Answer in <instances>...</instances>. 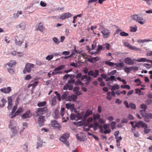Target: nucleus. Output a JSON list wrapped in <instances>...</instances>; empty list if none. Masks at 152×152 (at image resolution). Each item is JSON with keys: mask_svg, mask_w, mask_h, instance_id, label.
I'll list each match as a JSON object with an SVG mask.
<instances>
[{"mask_svg": "<svg viewBox=\"0 0 152 152\" xmlns=\"http://www.w3.org/2000/svg\"><path fill=\"white\" fill-rule=\"evenodd\" d=\"M88 69L87 68H85L83 69V72L86 74L88 73V75L89 76L93 77L94 78L97 77V76L99 75V71L97 70H95L94 72L93 70H90L88 72Z\"/></svg>", "mask_w": 152, "mask_h": 152, "instance_id": "1", "label": "nucleus"}, {"mask_svg": "<svg viewBox=\"0 0 152 152\" xmlns=\"http://www.w3.org/2000/svg\"><path fill=\"white\" fill-rule=\"evenodd\" d=\"M130 17L132 20H135L140 24H143L145 22V21H142L143 20V18L141 17H139L137 14L131 15Z\"/></svg>", "mask_w": 152, "mask_h": 152, "instance_id": "2", "label": "nucleus"}, {"mask_svg": "<svg viewBox=\"0 0 152 152\" xmlns=\"http://www.w3.org/2000/svg\"><path fill=\"white\" fill-rule=\"evenodd\" d=\"M48 109L47 107L39 108L37 109L35 113L37 114L36 116H39L47 112Z\"/></svg>", "mask_w": 152, "mask_h": 152, "instance_id": "3", "label": "nucleus"}, {"mask_svg": "<svg viewBox=\"0 0 152 152\" xmlns=\"http://www.w3.org/2000/svg\"><path fill=\"white\" fill-rule=\"evenodd\" d=\"M34 67V64L27 63L26 64L25 67L24 68L23 72L24 74H26L27 72L30 73L31 70V68Z\"/></svg>", "mask_w": 152, "mask_h": 152, "instance_id": "4", "label": "nucleus"}, {"mask_svg": "<svg viewBox=\"0 0 152 152\" xmlns=\"http://www.w3.org/2000/svg\"><path fill=\"white\" fill-rule=\"evenodd\" d=\"M69 136V134L66 133L64 134L60 138V140L63 142L67 146H69V144L68 141L66 140V139L68 138Z\"/></svg>", "mask_w": 152, "mask_h": 152, "instance_id": "5", "label": "nucleus"}, {"mask_svg": "<svg viewBox=\"0 0 152 152\" xmlns=\"http://www.w3.org/2000/svg\"><path fill=\"white\" fill-rule=\"evenodd\" d=\"M16 63L15 61H12L7 64V65L9 67V68L7 67V69L8 72L10 73H11L13 72V69H11V68L12 67L13 65H15Z\"/></svg>", "mask_w": 152, "mask_h": 152, "instance_id": "6", "label": "nucleus"}, {"mask_svg": "<svg viewBox=\"0 0 152 152\" xmlns=\"http://www.w3.org/2000/svg\"><path fill=\"white\" fill-rule=\"evenodd\" d=\"M15 98L14 95H12L8 97V106H7V108L8 110L11 109L12 105V99H14Z\"/></svg>", "mask_w": 152, "mask_h": 152, "instance_id": "7", "label": "nucleus"}, {"mask_svg": "<svg viewBox=\"0 0 152 152\" xmlns=\"http://www.w3.org/2000/svg\"><path fill=\"white\" fill-rule=\"evenodd\" d=\"M72 15L69 12L64 13L61 14L59 17V18L62 20H64L66 18H68L71 17Z\"/></svg>", "mask_w": 152, "mask_h": 152, "instance_id": "8", "label": "nucleus"}, {"mask_svg": "<svg viewBox=\"0 0 152 152\" xmlns=\"http://www.w3.org/2000/svg\"><path fill=\"white\" fill-rule=\"evenodd\" d=\"M101 33L103 34V37L104 38H107L110 36V32L106 28L102 30Z\"/></svg>", "mask_w": 152, "mask_h": 152, "instance_id": "9", "label": "nucleus"}, {"mask_svg": "<svg viewBox=\"0 0 152 152\" xmlns=\"http://www.w3.org/2000/svg\"><path fill=\"white\" fill-rule=\"evenodd\" d=\"M32 116L31 111L30 110H28L25 113L22 115L21 117L23 119H26L31 117Z\"/></svg>", "mask_w": 152, "mask_h": 152, "instance_id": "10", "label": "nucleus"}, {"mask_svg": "<svg viewBox=\"0 0 152 152\" xmlns=\"http://www.w3.org/2000/svg\"><path fill=\"white\" fill-rule=\"evenodd\" d=\"M45 121V117L43 116H40L38 118V122L40 126L43 125V123Z\"/></svg>", "mask_w": 152, "mask_h": 152, "instance_id": "11", "label": "nucleus"}, {"mask_svg": "<svg viewBox=\"0 0 152 152\" xmlns=\"http://www.w3.org/2000/svg\"><path fill=\"white\" fill-rule=\"evenodd\" d=\"M73 78L71 77V79L68 81V83H67L69 87V90H71L73 88V85L75 83V80L73 79Z\"/></svg>", "mask_w": 152, "mask_h": 152, "instance_id": "12", "label": "nucleus"}, {"mask_svg": "<svg viewBox=\"0 0 152 152\" xmlns=\"http://www.w3.org/2000/svg\"><path fill=\"white\" fill-rule=\"evenodd\" d=\"M133 60L130 57H127L124 59V62L126 64L129 65H133L134 63Z\"/></svg>", "mask_w": 152, "mask_h": 152, "instance_id": "13", "label": "nucleus"}, {"mask_svg": "<svg viewBox=\"0 0 152 152\" xmlns=\"http://www.w3.org/2000/svg\"><path fill=\"white\" fill-rule=\"evenodd\" d=\"M144 118L145 121L148 122L150 119H152V113H150L145 114Z\"/></svg>", "mask_w": 152, "mask_h": 152, "instance_id": "14", "label": "nucleus"}, {"mask_svg": "<svg viewBox=\"0 0 152 152\" xmlns=\"http://www.w3.org/2000/svg\"><path fill=\"white\" fill-rule=\"evenodd\" d=\"M50 124L53 127H54L58 129H59L61 127L58 122L56 120L51 121Z\"/></svg>", "mask_w": 152, "mask_h": 152, "instance_id": "15", "label": "nucleus"}, {"mask_svg": "<svg viewBox=\"0 0 152 152\" xmlns=\"http://www.w3.org/2000/svg\"><path fill=\"white\" fill-rule=\"evenodd\" d=\"M23 111V109L22 107H21L19 108L14 114L11 116V118H13L16 116L18 115L19 114L22 113Z\"/></svg>", "mask_w": 152, "mask_h": 152, "instance_id": "16", "label": "nucleus"}, {"mask_svg": "<svg viewBox=\"0 0 152 152\" xmlns=\"http://www.w3.org/2000/svg\"><path fill=\"white\" fill-rule=\"evenodd\" d=\"M0 91L1 92L4 93H8L11 92V89L10 87H9L7 88H1Z\"/></svg>", "mask_w": 152, "mask_h": 152, "instance_id": "17", "label": "nucleus"}, {"mask_svg": "<svg viewBox=\"0 0 152 152\" xmlns=\"http://www.w3.org/2000/svg\"><path fill=\"white\" fill-rule=\"evenodd\" d=\"M92 113L93 112L91 110H87L84 115V119H86L88 116L92 115Z\"/></svg>", "mask_w": 152, "mask_h": 152, "instance_id": "18", "label": "nucleus"}, {"mask_svg": "<svg viewBox=\"0 0 152 152\" xmlns=\"http://www.w3.org/2000/svg\"><path fill=\"white\" fill-rule=\"evenodd\" d=\"M99 59V58L98 57H92L91 59L88 58V60L90 61L91 63H95Z\"/></svg>", "mask_w": 152, "mask_h": 152, "instance_id": "19", "label": "nucleus"}, {"mask_svg": "<svg viewBox=\"0 0 152 152\" xmlns=\"http://www.w3.org/2000/svg\"><path fill=\"white\" fill-rule=\"evenodd\" d=\"M115 65L116 67L118 68V70L121 69V68H122L124 66V64L123 62L120 63H116L115 64Z\"/></svg>", "mask_w": 152, "mask_h": 152, "instance_id": "20", "label": "nucleus"}, {"mask_svg": "<svg viewBox=\"0 0 152 152\" xmlns=\"http://www.w3.org/2000/svg\"><path fill=\"white\" fill-rule=\"evenodd\" d=\"M38 27V30H39L42 32H43L45 30V28L43 26V24L42 23H40Z\"/></svg>", "mask_w": 152, "mask_h": 152, "instance_id": "21", "label": "nucleus"}, {"mask_svg": "<svg viewBox=\"0 0 152 152\" xmlns=\"http://www.w3.org/2000/svg\"><path fill=\"white\" fill-rule=\"evenodd\" d=\"M66 108L67 109H73L75 107V105L73 104H71L70 103L66 104L65 105Z\"/></svg>", "mask_w": 152, "mask_h": 152, "instance_id": "22", "label": "nucleus"}, {"mask_svg": "<svg viewBox=\"0 0 152 152\" xmlns=\"http://www.w3.org/2000/svg\"><path fill=\"white\" fill-rule=\"evenodd\" d=\"M65 68V66L64 65H61L55 68L54 70L53 71L55 72L62 70Z\"/></svg>", "mask_w": 152, "mask_h": 152, "instance_id": "23", "label": "nucleus"}, {"mask_svg": "<svg viewBox=\"0 0 152 152\" xmlns=\"http://www.w3.org/2000/svg\"><path fill=\"white\" fill-rule=\"evenodd\" d=\"M84 112H82L80 113L77 114L76 115V117L77 118L78 120L84 119Z\"/></svg>", "mask_w": 152, "mask_h": 152, "instance_id": "24", "label": "nucleus"}, {"mask_svg": "<svg viewBox=\"0 0 152 152\" xmlns=\"http://www.w3.org/2000/svg\"><path fill=\"white\" fill-rule=\"evenodd\" d=\"M133 60H134L135 61L138 62H151V61L149 60H148L146 59L145 58H141L140 59H134Z\"/></svg>", "mask_w": 152, "mask_h": 152, "instance_id": "25", "label": "nucleus"}, {"mask_svg": "<svg viewBox=\"0 0 152 152\" xmlns=\"http://www.w3.org/2000/svg\"><path fill=\"white\" fill-rule=\"evenodd\" d=\"M139 124L140 125V127L142 128H144L145 127H148L147 124L144 123L142 121H139Z\"/></svg>", "mask_w": 152, "mask_h": 152, "instance_id": "26", "label": "nucleus"}, {"mask_svg": "<svg viewBox=\"0 0 152 152\" xmlns=\"http://www.w3.org/2000/svg\"><path fill=\"white\" fill-rule=\"evenodd\" d=\"M91 77L90 76H88L86 79L84 80L85 83L87 85H88L89 83L91 82Z\"/></svg>", "mask_w": 152, "mask_h": 152, "instance_id": "27", "label": "nucleus"}, {"mask_svg": "<svg viewBox=\"0 0 152 152\" xmlns=\"http://www.w3.org/2000/svg\"><path fill=\"white\" fill-rule=\"evenodd\" d=\"M69 77H70V79H71V77H72V78H74L75 77L72 75L67 74L65 75L63 77V79L64 80H66Z\"/></svg>", "mask_w": 152, "mask_h": 152, "instance_id": "28", "label": "nucleus"}, {"mask_svg": "<svg viewBox=\"0 0 152 152\" xmlns=\"http://www.w3.org/2000/svg\"><path fill=\"white\" fill-rule=\"evenodd\" d=\"M15 41L16 45L19 46H21L23 42V41L18 40L17 39H15Z\"/></svg>", "mask_w": 152, "mask_h": 152, "instance_id": "29", "label": "nucleus"}, {"mask_svg": "<svg viewBox=\"0 0 152 152\" xmlns=\"http://www.w3.org/2000/svg\"><path fill=\"white\" fill-rule=\"evenodd\" d=\"M81 57H82L83 59H85V60L86 61L87 58V54L85 53H83V54H82L80 55V56H78V59L79 60H80Z\"/></svg>", "mask_w": 152, "mask_h": 152, "instance_id": "30", "label": "nucleus"}, {"mask_svg": "<svg viewBox=\"0 0 152 152\" xmlns=\"http://www.w3.org/2000/svg\"><path fill=\"white\" fill-rule=\"evenodd\" d=\"M104 50V48L103 47L102 45H98V48L97 49V51L95 52V53H99L98 52L100 51H101L102 50Z\"/></svg>", "mask_w": 152, "mask_h": 152, "instance_id": "31", "label": "nucleus"}, {"mask_svg": "<svg viewBox=\"0 0 152 152\" xmlns=\"http://www.w3.org/2000/svg\"><path fill=\"white\" fill-rule=\"evenodd\" d=\"M151 41V40L148 39H144L143 40L142 39H139L137 40V42L139 43H143L145 42H148Z\"/></svg>", "mask_w": 152, "mask_h": 152, "instance_id": "32", "label": "nucleus"}, {"mask_svg": "<svg viewBox=\"0 0 152 152\" xmlns=\"http://www.w3.org/2000/svg\"><path fill=\"white\" fill-rule=\"evenodd\" d=\"M46 101H43L39 102L37 104V106L39 107H41L45 106L46 104Z\"/></svg>", "mask_w": 152, "mask_h": 152, "instance_id": "33", "label": "nucleus"}, {"mask_svg": "<svg viewBox=\"0 0 152 152\" xmlns=\"http://www.w3.org/2000/svg\"><path fill=\"white\" fill-rule=\"evenodd\" d=\"M43 142L40 140H39L37 143V148L39 149V147H41L42 146Z\"/></svg>", "mask_w": 152, "mask_h": 152, "instance_id": "34", "label": "nucleus"}, {"mask_svg": "<svg viewBox=\"0 0 152 152\" xmlns=\"http://www.w3.org/2000/svg\"><path fill=\"white\" fill-rule=\"evenodd\" d=\"M77 98V96L75 95H72L71 96H69V100L71 101L72 100L74 101Z\"/></svg>", "mask_w": 152, "mask_h": 152, "instance_id": "35", "label": "nucleus"}, {"mask_svg": "<svg viewBox=\"0 0 152 152\" xmlns=\"http://www.w3.org/2000/svg\"><path fill=\"white\" fill-rule=\"evenodd\" d=\"M119 88V86L118 85H116L112 86L111 87V90L112 91H115L116 89H118Z\"/></svg>", "mask_w": 152, "mask_h": 152, "instance_id": "36", "label": "nucleus"}, {"mask_svg": "<svg viewBox=\"0 0 152 152\" xmlns=\"http://www.w3.org/2000/svg\"><path fill=\"white\" fill-rule=\"evenodd\" d=\"M22 13V11H18L17 13H14L13 14V17L15 18H18L19 16V15H21Z\"/></svg>", "mask_w": 152, "mask_h": 152, "instance_id": "37", "label": "nucleus"}, {"mask_svg": "<svg viewBox=\"0 0 152 152\" xmlns=\"http://www.w3.org/2000/svg\"><path fill=\"white\" fill-rule=\"evenodd\" d=\"M119 34L122 37H127L129 35L128 33L122 31L120 32Z\"/></svg>", "mask_w": 152, "mask_h": 152, "instance_id": "38", "label": "nucleus"}, {"mask_svg": "<svg viewBox=\"0 0 152 152\" xmlns=\"http://www.w3.org/2000/svg\"><path fill=\"white\" fill-rule=\"evenodd\" d=\"M130 49L133 50L134 51H140L141 49L139 48H138L134 46L131 45L130 48Z\"/></svg>", "mask_w": 152, "mask_h": 152, "instance_id": "39", "label": "nucleus"}, {"mask_svg": "<svg viewBox=\"0 0 152 152\" xmlns=\"http://www.w3.org/2000/svg\"><path fill=\"white\" fill-rule=\"evenodd\" d=\"M124 69L125 72L127 73H129L132 70L131 67H125Z\"/></svg>", "mask_w": 152, "mask_h": 152, "instance_id": "40", "label": "nucleus"}, {"mask_svg": "<svg viewBox=\"0 0 152 152\" xmlns=\"http://www.w3.org/2000/svg\"><path fill=\"white\" fill-rule=\"evenodd\" d=\"M68 94V93L67 92H64L63 94L61 96V99L63 100L65 99Z\"/></svg>", "mask_w": 152, "mask_h": 152, "instance_id": "41", "label": "nucleus"}, {"mask_svg": "<svg viewBox=\"0 0 152 152\" xmlns=\"http://www.w3.org/2000/svg\"><path fill=\"white\" fill-rule=\"evenodd\" d=\"M117 30L116 31L115 33H114L113 34L114 35H115L116 34H119L120 32H121L122 31V30L118 26H117L116 27Z\"/></svg>", "mask_w": 152, "mask_h": 152, "instance_id": "42", "label": "nucleus"}, {"mask_svg": "<svg viewBox=\"0 0 152 152\" xmlns=\"http://www.w3.org/2000/svg\"><path fill=\"white\" fill-rule=\"evenodd\" d=\"M130 31L132 32H135L136 31L137 29V26H135L134 27L131 26L130 27Z\"/></svg>", "mask_w": 152, "mask_h": 152, "instance_id": "43", "label": "nucleus"}, {"mask_svg": "<svg viewBox=\"0 0 152 152\" xmlns=\"http://www.w3.org/2000/svg\"><path fill=\"white\" fill-rule=\"evenodd\" d=\"M38 83V82L37 81L34 82L33 83L29 84L28 86V88H29L31 86H33L35 87L37 86Z\"/></svg>", "mask_w": 152, "mask_h": 152, "instance_id": "44", "label": "nucleus"}, {"mask_svg": "<svg viewBox=\"0 0 152 152\" xmlns=\"http://www.w3.org/2000/svg\"><path fill=\"white\" fill-rule=\"evenodd\" d=\"M105 62L106 64L110 66H113V65H115V64L112 62H109L108 61H106Z\"/></svg>", "mask_w": 152, "mask_h": 152, "instance_id": "45", "label": "nucleus"}, {"mask_svg": "<svg viewBox=\"0 0 152 152\" xmlns=\"http://www.w3.org/2000/svg\"><path fill=\"white\" fill-rule=\"evenodd\" d=\"M74 50L73 51L72 53L69 55V56H70L71 57L75 55L77 53V51L76 49V47H74Z\"/></svg>", "mask_w": 152, "mask_h": 152, "instance_id": "46", "label": "nucleus"}, {"mask_svg": "<svg viewBox=\"0 0 152 152\" xmlns=\"http://www.w3.org/2000/svg\"><path fill=\"white\" fill-rule=\"evenodd\" d=\"M100 118V115L99 114L97 113L96 115H94V120L99 119Z\"/></svg>", "mask_w": 152, "mask_h": 152, "instance_id": "47", "label": "nucleus"}, {"mask_svg": "<svg viewBox=\"0 0 152 152\" xmlns=\"http://www.w3.org/2000/svg\"><path fill=\"white\" fill-rule=\"evenodd\" d=\"M121 87L122 88H126L129 90L130 89V86L129 85H121Z\"/></svg>", "mask_w": 152, "mask_h": 152, "instance_id": "48", "label": "nucleus"}, {"mask_svg": "<svg viewBox=\"0 0 152 152\" xmlns=\"http://www.w3.org/2000/svg\"><path fill=\"white\" fill-rule=\"evenodd\" d=\"M140 107L141 109H142L144 110H145L147 108V107L145 104L143 103L140 105Z\"/></svg>", "mask_w": 152, "mask_h": 152, "instance_id": "49", "label": "nucleus"}, {"mask_svg": "<svg viewBox=\"0 0 152 152\" xmlns=\"http://www.w3.org/2000/svg\"><path fill=\"white\" fill-rule=\"evenodd\" d=\"M56 103V97H53L52 99V105H55Z\"/></svg>", "mask_w": 152, "mask_h": 152, "instance_id": "50", "label": "nucleus"}, {"mask_svg": "<svg viewBox=\"0 0 152 152\" xmlns=\"http://www.w3.org/2000/svg\"><path fill=\"white\" fill-rule=\"evenodd\" d=\"M15 127H14L13 128H11L13 130H12L13 134H12V136H15V134L17 132V129H15Z\"/></svg>", "mask_w": 152, "mask_h": 152, "instance_id": "51", "label": "nucleus"}, {"mask_svg": "<svg viewBox=\"0 0 152 152\" xmlns=\"http://www.w3.org/2000/svg\"><path fill=\"white\" fill-rule=\"evenodd\" d=\"M129 107H130L131 109H135L136 108L135 104L132 103H130L129 104Z\"/></svg>", "mask_w": 152, "mask_h": 152, "instance_id": "52", "label": "nucleus"}, {"mask_svg": "<svg viewBox=\"0 0 152 152\" xmlns=\"http://www.w3.org/2000/svg\"><path fill=\"white\" fill-rule=\"evenodd\" d=\"M115 124H116V122L115 121H113L111 123L110 126L111 127V128L112 129H113L115 128Z\"/></svg>", "mask_w": 152, "mask_h": 152, "instance_id": "53", "label": "nucleus"}, {"mask_svg": "<svg viewBox=\"0 0 152 152\" xmlns=\"http://www.w3.org/2000/svg\"><path fill=\"white\" fill-rule=\"evenodd\" d=\"M107 96L106 97V98L107 99L109 100H110L112 97L111 96V92H109L107 93Z\"/></svg>", "mask_w": 152, "mask_h": 152, "instance_id": "54", "label": "nucleus"}, {"mask_svg": "<svg viewBox=\"0 0 152 152\" xmlns=\"http://www.w3.org/2000/svg\"><path fill=\"white\" fill-rule=\"evenodd\" d=\"M62 73V71H56L55 72H53L52 73V75H55L58 74H61Z\"/></svg>", "mask_w": 152, "mask_h": 152, "instance_id": "55", "label": "nucleus"}, {"mask_svg": "<svg viewBox=\"0 0 152 152\" xmlns=\"http://www.w3.org/2000/svg\"><path fill=\"white\" fill-rule=\"evenodd\" d=\"M53 57L52 55H48L46 57V59L48 61L51 60Z\"/></svg>", "mask_w": 152, "mask_h": 152, "instance_id": "56", "label": "nucleus"}, {"mask_svg": "<svg viewBox=\"0 0 152 152\" xmlns=\"http://www.w3.org/2000/svg\"><path fill=\"white\" fill-rule=\"evenodd\" d=\"M99 124L97 122H95L94 124V131H96L97 128L99 126Z\"/></svg>", "mask_w": 152, "mask_h": 152, "instance_id": "57", "label": "nucleus"}, {"mask_svg": "<svg viewBox=\"0 0 152 152\" xmlns=\"http://www.w3.org/2000/svg\"><path fill=\"white\" fill-rule=\"evenodd\" d=\"M53 40L57 44H58L60 42L58 39L56 37H54L53 38Z\"/></svg>", "mask_w": 152, "mask_h": 152, "instance_id": "58", "label": "nucleus"}, {"mask_svg": "<svg viewBox=\"0 0 152 152\" xmlns=\"http://www.w3.org/2000/svg\"><path fill=\"white\" fill-rule=\"evenodd\" d=\"M31 78V77L30 75H28L26 76L25 78V80H29Z\"/></svg>", "mask_w": 152, "mask_h": 152, "instance_id": "59", "label": "nucleus"}, {"mask_svg": "<svg viewBox=\"0 0 152 152\" xmlns=\"http://www.w3.org/2000/svg\"><path fill=\"white\" fill-rule=\"evenodd\" d=\"M76 115L74 114H72L70 115V119L71 120H73L75 119Z\"/></svg>", "mask_w": 152, "mask_h": 152, "instance_id": "60", "label": "nucleus"}, {"mask_svg": "<svg viewBox=\"0 0 152 152\" xmlns=\"http://www.w3.org/2000/svg\"><path fill=\"white\" fill-rule=\"evenodd\" d=\"M75 84L76 85H82L81 81L80 79H78Z\"/></svg>", "mask_w": 152, "mask_h": 152, "instance_id": "61", "label": "nucleus"}, {"mask_svg": "<svg viewBox=\"0 0 152 152\" xmlns=\"http://www.w3.org/2000/svg\"><path fill=\"white\" fill-rule=\"evenodd\" d=\"M147 127H145L144 128V132L145 134H147L151 130L149 129H147Z\"/></svg>", "mask_w": 152, "mask_h": 152, "instance_id": "62", "label": "nucleus"}, {"mask_svg": "<svg viewBox=\"0 0 152 152\" xmlns=\"http://www.w3.org/2000/svg\"><path fill=\"white\" fill-rule=\"evenodd\" d=\"M145 110H141L140 111V114L142 115V116L144 117V114L145 113Z\"/></svg>", "mask_w": 152, "mask_h": 152, "instance_id": "63", "label": "nucleus"}, {"mask_svg": "<svg viewBox=\"0 0 152 152\" xmlns=\"http://www.w3.org/2000/svg\"><path fill=\"white\" fill-rule=\"evenodd\" d=\"M135 93L136 94H138L139 95H140L142 94H141V91L139 89H137L135 90Z\"/></svg>", "mask_w": 152, "mask_h": 152, "instance_id": "64", "label": "nucleus"}]
</instances>
